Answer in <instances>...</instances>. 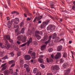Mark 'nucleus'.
I'll return each instance as SVG.
<instances>
[{
  "label": "nucleus",
  "instance_id": "1",
  "mask_svg": "<svg viewBox=\"0 0 75 75\" xmlns=\"http://www.w3.org/2000/svg\"><path fill=\"white\" fill-rule=\"evenodd\" d=\"M17 38L20 39V40H21L22 42H25L26 41L27 37L26 36H25L23 38V35H21L18 36V37Z\"/></svg>",
  "mask_w": 75,
  "mask_h": 75
},
{
  "label": "nucleus",
  "instance_id": "2",
  "mask_svg": "<svg viewBox=\"0 0 75 75\" xmlns=\"http://www.w3.org/2000/svg\"><path fill=\"white\" fill-rule=\"evenodd\" d=\"M49 22H50L49 21H47L45 22H43L42 24L40 25V28H44Z\"/></svg>",
  "mask_w": 75,
  "mask_h": 75
},
{
  "label": "nucleus",
  "instance_id": "3",
  "mask_svg": "<svg viewBox=\"0 0 75 75\" xmlns=\"http://www.w3.org/2000/svg\"><path fill=\"white\" fill-rule=\"evenodd\" d=\"M4 40H10V36L8 35L4 36Z\"/></svg>",
  "mask_w": 75,
  "mask_h": 75
},
{
  "label": "nucleus",
  "instance_id": "4",
  "mask_svg": "<svg viewBox=\"0 0 75 75\" xmlns=\"http://www.w3.org/2000/svg\"><path fill=\"white\" fill-rule=\"evenodd\" d=\"M47 40H48V36H45L44 39H42L41 40V41L42 42L44 43V42L45 41Z\"/></svg>",
  "mask_w": 75,
  "mask_h": 75
},
{
  "label": "nucleus",
  "instance_id": "5",
  "mask_svg": "<svg viewBox=\"0 0 75 75\" xmlns=\"http://www.w3.org/2000/svg\"><path fill=\"white\" fill-rule=\"evenodd\" d=\"M25 59L26 60H30L31 59V56L29 55H25L24 57Z\"/></svg>",
  "mask_w": 75,
  "mask_h": 75
},
{
  "label": "nucleus",
  "instance_id": "6",
  "mask_svg": "<svg viewBox=\"0 0 75 75\" xmlns=\"http://www.w3.org/2000/svg\"><path fill=\"white\" fill-rule=\"evenodd\" d=\"M70 71H71V70L69 69L65 70L64 71V75H67V74H68L69 73Z\"/></svg>",
  "mask_w": 75,
  "mask_h": 75
},
{
  "label": "nucleus",
  "instance_id": "7",
  "mask_svg": "<svg viewBox=\"0 0 75 75\" xmlns=\"http://www.w3.org/2000/svg\"><path fill=\"white\" fill-rule=\"evenodd\" d=\"M61 53H57V54L55 56V59H58V58H59V57H61Z\"/></svg>",
  "mask_w": 75,
  "mask_h": 75
},
{
  "label": "nucleus",
  "instance_id": "8",
  "mask_svg": "<svg viewBox=\"0 0 75 75\" xmlns=\"http://www.w3.org/2000/svg\"><path fill=\"white\" fill-rule=\"evenodd\" d=\"M5 47H6V48H9V43H8V41L6 40L5 41Z\"/></svg>",
  "mask_w": 75,
  "mask_h": 75
},
{
  "label": "nucleus",
  "instance_id": "9",
  "mask_svg": "<svg viewBox=\"0 0 75 75\" xmlns=\"http://www.w3.org/2000/svg\"><path fill=\"white\" fill-rule=\"evenodd\" d=\"M69 66V64H68L67 63H64L63 65V68H67V67H68Z\"/></svg>",
  "mask_w": 75,
  "mask_h": 75
},
{
  "label": "nucleus",
  "instance_id": "10",
  "mask_svg": "<svg viewBox=\"0 0 75 75\" xmlns=\"http://www.w3.org/2000/svg\"><path fill=\"white\" fill-rule=\"evenodd\" d=\"M51 38L52 37L51 36H49L48 40L46 41L45 42V44H46V45H47V44H48V43H49V42H50V40H51Z\"/></svg>",
  "mask_w": 75,
  "mask_h": 75
},
{
  "label": "nucleus",
  "instance_id": "11",
  "mask_svg": "<svg viewBox=\"0 0 75 75\" xmlns=\"http://www.w3.org/2000/svg\"><path fill=\"white\" fill-rule=\"evenodd\" d=\"M62 48V45L59 46L57 47V51H61Z\"/></svg>",
  "mask_w": 75,
  "mask_h": 75
},
{
  "label": "nucleus",
  "instance_id": "12",
  "mask_svg": "<svg viewBox=\"0 0 75 75\" xmlns=\"http://www.w3.org/2000/svg\"><path fill=\"white\" fill-rule=\"evenodd\" d=\"M42 17H43V15H42L38 17L36 16V18H37V20L38 21H39V20H40L42 18Z\"/></svg>",
  "mask_w": 75,
  "mask_h": 75
},
{
  "label": "nucleus",
  "instance_id": "13",
  "mask_svg": "<svg viewBox=\"0 0 75 75\" xmlns=\"http://www.w3.org/2000/svg\"><path fill=\"white\" fill-rule=\"evenodd\" d=\"M38 72V69L37 68H35L33 70V72L34 74H36V73H37Z\"/></svg>",
  "mask_w": 75,
  "mask_h": 75
},
{
  "label": "nucleus",
  "instance_id": "14",
  "mask_svg": "<svg viewBox=\"0 0 75 75\" xmlns=\"http://www.w3.org/2000/svg\"><path fill=\"white\" fill-rule=\"evenodd\" d=\"M46 47V45H44L41 47V50H44L45 48Z\"/></svg>",
  "mask_w": 75,
  "mask_h": 75
},
{
  "label": "nucleus",
  "instance_id": "15",
  "mask_svg": "<svg viewBox=\"0 0 75 75\" xmlns=\"http://www.w3.org/2000/svg\"><path fill=\"white\" fill-rule=\"evenodd\" d=\"M57 38V34L55 33L52 35V39H55Z\"/></svg>",
  "mask_w": 75,
  "mask_h": 75
},
{
  "label": "nucleus",
  "instance_id": "16",
  "mask_svg": "<svg viewBox=\"0 0 75 75\" xmlns=\"http://www.w3.org/2000/svg\"><path fill=\"white\" fill-rule=\"evenodd\" d=\"M46 60L47 62H52L53 61V60L51 59H49L48 60V58L46 59Z\"/></svg>",
  "mask_w": 75,
  "mask_h": 75
},
{
  "label": "nucleus",
  "instance_id": "17",
  "mask_svg": "<svg viewBox=\"0 0 75 75\" xmlns=\"http://www.w3.org/2000/svg\"><path fill=\"white\" fill-rule=\"evenodd\" d=\"M9 71L8 70H6L4 71V74L5 75H8L9 74Z\"/></svg>",
  "mask_w": 75,
  "mask_h": 75
},
{
  "label": "nucleus",
  "instance_id": "18",
  "mask_svg": "<svg viewBox=\"0 0 75 75\" xmlns=\"http://www.w3.org/2000/svg\"><path fill=\"white\" fill-rule=\"evenodd\" d=\"M4 52H0V57H3L4 56Z\"/></svg>",
  "mask_w": 75,
  "mask_h": 75
},
{
  "label": "nucleus",
  "instance_id": "19",
  "mask_svg": "<svg viewBox=\"0 0 75 75\" xmlns=\"http://www.w3.org/2000/svg\"><path fill=\"white\" fill-rule=\"evenodd\" d=\"M8 27L9 28H10L11 26V23H10V22H8L7 24Z\"/></svg>",
  "mask_w": 75,
  "mask_h": 75
},
{
  "label": "nucleus",
  "instance_id": "20",
  "mask_svg": "<svg viewBox=\"0 0 75 75\" xmlns=\"http://www.w3.org/2000/svg\"><path fill=\"white\" fill-rule=\"evenodd\" d=\"M20 21V20H19V19L18 18H15L14 20V22H19Z\"/></svg>",
  "mask_w": 75,
  "mask_h": 75
},
{
  "label": "nucleus",
  "instance_id": "21",
  "mask_svg": "<svg viewBox=\"0 0 75 75\" xmlns=\"http://www.w3.org/2000/svg\"><path fill=\"white\" fill-rule=\"evenodd\" d=\"M55 30V26L51 25L50 30Z\"/></svg>",
  "mask_w": 75,
  "mask_h": 75
},
{
  "label": "nucleus",
  "instance_id": "22",
  "mask_svg": "<svg viewBox=\"0 0 75 75\" xmlns=\"http://www.w3.org/2000/svg\"><path fill=\"white\" fill-rule=\"evenodd\" d=\"M51 25H49L47 28V30H51Z\"/></svg>",
  "mask_w": 75,
  "mask_h": 75
},
{
  "label": "nucleus",
  "instance_id": "23",
  "mask_svg": "<svg viewBox=\"0 0 75 75\" xmlns=\"http://www.w3.org/2000/svg\"><path fill=\"white\" fill-rule=\"evenodd\" d=\"M38 61L40 63H42L43 62V59H38Z\"/></svg>",
  "mask_w": 75,
  "mask_h": 75
},
{
  "label": "nucleus",
  "instance_id": "24",
  "mask_svg": "<svg viewBox=\"0 0 75 75\" xmlns=\"http://www.w3.org/2000/svg\"><path fill=\"white\" fill-rule=\"evenodd\" d=\"M32 41V38H30L28 42V44H30Z\"/></svg>",
  "mask_w": 75,
  "mask_h": 75
},
{
  "label": "nucleus",
  "instance_id": "25",
  "mask_svg": "<svg viewBox=\"0 0 75 75\" xmlns=\"http://www.w3.org/2000/svg\"><path fill=\"white\" fill-rule=\"evenodd\" d=\"M13 63H14V60L9 61V64H13Z\"/></svg>",
  "mask_w": 75,
  "mask_h": 75
},
{
  "label": "nucleus",
  "instance_id": "26",
  "mask_svg": "<svg viewBox=\"0 0 75 75\" xmlns=\"http://www.w3.org/2000/svg\"><path fill=\"white\" fill-rule=\"evenodd\" d=\"M11 14H19V13L17 11H14L12 12Z\"/></svg>",
  "mask_w": 75,
  "mask_h": 75
},
{
  "label": "nucleus",
  "instance_id": "27",
  "mask_svg": "<svg viewBox=\"0 0 75 75\" xmlns=\"http://www.w3.org/2000/svg\"><path fill=\"white\" fill-rule=\"evenodd\" d=\"M9 54L11 57H13V56H14V54L13 53V52H12L11 53H9Z\"/></svg>",
  "mask_w": 75,
  "mask_h": 75
},
{
  "label": "nucleus",
  "instance_id": "28",
  "mask_svg": "<svg viewBox=\"0 0 75 75\" xmlns=\"http://www.w3.org/2000/svg\"><path fill=\"white\" fill-rule=\"evenodd\" d=\"M13 28H19V27L18 25H17L15 24H14Z\"/></svg>",
  "mask_w": 75,
  "mask_h": 75
},
{
  "label": "nucleus",
  "instance_id": "29",
  "mask_svg": "<svg viewBox=\"0 0 75 75\" xmlns=\"http://www.w3.org/2000/svg\"><path fill=\"white\" fill-rule=\"evenodd\" d=\"M29 67L28 65H27L26 64H25L24 65V68H25V69H26Z\"/></svg>",
  "mask_w": 75,
  "mask_h": 75
},
{
  "label": "nucleus",
  "instance_id": "30",
  "mask_svg": "<svg viewBox=\"0 0 75 75\" xmlns=\"http://www.w3.org/2000/svg\"><path fill=\"white\" fill-rule=\"evenodd\" d=\"M25 28H22V30H21V33L22 34H23V33H24V30Z\"/></svg>",
  "mask_w": 75,
  "mask_h": 75
},
{
  "label": "nucleus",
  "instance_id": "31",
  "mask_svg": "<svg viewBox=\"0 0 75 75\" xmlns=\"http://www.w3.org/2000/svg\"><path fill=\"white\" fill-rule=\"evenodd\" d=\"M55 69V66H52L51 67V70L52 71H54Z\"/></svg>",
  "mask_w": 75,
  "mask_h": 75
},
{
  "label": "nucleus",
  "instance_id": "32",
  "mask_svg": "<svg viewBox=\"0 0 75 75\" xmlns=\"http://www.w3.org/2000/svg\"><path fill=\"white\" fill-rule=\"evenodd\" d=\"M35 36L36 37H38V38H39V39H40V38H41V37L40 36V35H38L35 34Z\"/></svg>",
  "mask_w": 75,
  "mask_h": 75
},
{
  "label": "nucleus",
  "instance_id": "33",
  "mask_svg": "<svg viewBox=\"0 0 75 75\" xmlns=\"http://www.w3.org/2000/svg\"><path fill=\"white\" fill-rule=\"evenodd\" d=\"M55 69L58 70L59 69V66H55Z\"/></svg>",
  "mask_w": 75,
  "mask_h": 75
},
{
  "label": "nucleus",
  "instance_id": "34",
  "mask_svg": "<svg viewBox=\"0 0 75 75\" xmlns=\"http://www.w3.org/2000/svg\"><path fill=\"white\" fill-rule=\"evenodd\" d=\"M9 71V73H11V74H12V73H13V70L12 69H10Z\"/></svg>",
  "mask_w": 75,
  "mask_h": 75
},
{
  "label": "nucleus",
  "instance_id": "35",
  "mask_svg": "<svg viewBox=\"0 0 75 75\" xmlns=\"http://www.w3.org/2000/svg\"><path fill=\"white\" fill-rule=\"evenodd\" d=\"M67 57V53L66 52H64V54H63V57L64 58H66Z\"/></svg>",
  "mask_w": 75,
  "mask_h": 75
},
{
  "label": "nucleus",
  "instance_id": "36",
  "mask_svg": "<svg viewBox=\"0 0 75 75\" xmlns=\"http://www.w3.org/2000/svg\"><path fill=\"white\" fill-rule=\"evenodd\" d=\"M30 55L31 56H33V57L35 56V52H33L31 54H30Z\"/></svg>",
  "mask_w": 75,
  "mask_h": 75
},
{
  "label": "nucleus",
  "instance_id": "37",
  "mask_svg": "<svg viewBox=\"0 0 75 75\" xmlns=\"http://www.w3.org/2000/svg\"><path fill=\"white\" fill-rule=\"evenodd\" d=\"M24 25V22L23 21L21 22L20 25V27H23Z\"/></svg>",
  "mask_w": 75,
  "mask_h": 75
},
{
  "label": "nucleus",
  "instance_id": "38",
  "mask_svg": "<svg viewBox=\"0 0 75 75\" xmlns=\"http://www.w3.org/2000/svg\"><path fill=\"white\" fill-rule=\"evenodd\" d=\"M26 45V43H25L24 44H23L22 45L20 46V47H24V46H25V45Z\"/></svg>",
  "mask_w": 75,
  "mask_h": 75
},
{
  "label": "nucleus",
  "instance_id": "39",
  "mask_svg": "<svg viewBox=\"0 0 75 75\" xmlns=\"http://www.w3.org/2000/svg\"><path fill=\"white\" fill-rule=\"evenodd\" d=\"M26 69L27 72H30V68H29V67Z\"/></svg>",
  "mask_w": 75,
  "mask_h": 75
},
{
  "label": "nucleus",
  "instance_id": "40",
  "mask_svg": "<svg viewBox=\"0 0 75 75\" xmlns=\"http://www.w3.org/2000/svg\"><path fill=\"white\" fill-rule=\"evenodd\" d=\"M8 58L7 57V56L6 55L4 58H2V59H8Z\"/></svg>",
  "mask_w": 75,
  "mask_h": 75
},
{
  "label": "nucleus",
  "instance_id": "41",
  "mask_svg": "<svg viewBox=\"0 0 75 75\" xmlns=\"http://www.w3.org/2000/svg\"><path fill=\"white\" fill-rule=\"evenodd\" d=\"M6 69V66H4L3 67L2 69V71H4V70H5Z\"/></svg>",
  "mask_w": 75,
  "mask_h": 75
},
{
  "label": "nucleus",
  "instance_id": "42",
  "mask_svg": "<svg viewBox=\"0 0 75 75\" xmlns=\"http://www.w3.org/2000/svg\"><path fill=\"white\" fill-rule=\"evenodd\" d=\"M41 75V73L40 72H38L36 75Z\"/></svg>",
  "mask_w": 75,
  "mask_h": 75
},
{
  "label": "nucleus",
  "instance_id": "43",
  "mask_svg": "<svg viewBox=\"0 0 75 75\" xmlns=\"http://www.w3.org/2000/svg\"><path fill=\"white\" fill-rule=\"evenodd\" d=\"M28 54H31L33 53V51H31V50H29L28 52Z\"/></svg>",
  "mask_w": 75,
  "mask_h": 75
},
{
  "label": "nucleus",
  "instance_id": "44",
  "mask_svg": "<svg viewBox=\"0 0 75 75\" xmlns=\"http://www.w3.org/2000/svg\"><path fill=\"white\" fill-rule=\"evenodd\" d=\"M53 50L52 49L50 48L49 49H48V51H49V52H52V51Z\"/></svg>",
  "mask_w": 75,
  "mask_h": 75
},
{
  "label": "nucleus",
  "instance_id": "45",
  "mask_svg": "<svg viewBox=\"0 0 75 75\" xmlns=\"http://www.w3.org/2000/svg\"><path fill=\"white\" fill-rule=\"evenodd\" d=\"M21 54L20 52H18L17 53V55L18 57H19V56H20L21 55Z\"/></svg>",
  "mask_w": 75,
  "mask_h": 75
},
{
  "label": "nucleus",
  "instance_id": "46",
  "mask_svg": "<svg viewBox=\"0 0 75 75\" xmlns=\"http://www.w3.org/2000/svg\"><path fill=\"white\" fill-rule=\"evenodd\" d=\"M40 66L42 68H45V66L43 64H41Z\"/></svg>",
  "mask_w": 75,
  "mask_h": 75
},
{
  "label": "nucleus",
  "instance_id": "47",
  "mask_svg": "<svg viewBox=\"0 0 75 75\" xmlns=\"http://www.w3.org/2000/svg\"><path fill=\"white\" fill-rule=\"evenodd\" d=\"M49 17H50V18H52V20H54V17L51 16L49 15Z\"/></svg>",
  "mask_w": 75,
  "mask_h": 75
},
{
  "label": "nucleus",
  "instance_id": "48",
  "mask_svg": "<svg viewBox=\"0 0 75 75\" xmlns=\"http://www.w3.org/2000/svg\"><path fill=\"white\" fill-rule=\"evenodd\" d=\"M6 65V63L3 64L1 65V67L2 68V67H5V65Z\"/></svg>",
  "mask_w": 75,
  "mask_h": 75
},
{
  "label": "nucleus",
  "instance_id": "49",
  "mask_svg": "<svg viewBox=\"0 0 75 75\" xmlns=\"http://www.w3.org/2000/svg\"><path fill=\"white\" fill-rule=\"evenodd\" d=\"M34 45H37V44H38V43H37V42L36 41H34Z\"/></svg>",
  "mask_w": 75,
  "mask_h": 75
},
{
  "label": "nucleus",
  "instance_id": "50",
  "mask_svg": "<svg viewBox=\"0 0 75 75\" xmlns=\"http://www.w3.org/2000/svg\"><path fill=\"white\" fill-rule=\"evenodd\" d=\"M35 34H40V32L39 31H35Z\"/></svg>",
  "mask_w": 75,
  "mask_h": 75
},
{
  "label": "nucleus",
  "instance_id": "51",
  "mask_svg": "<svg viewBox=\"0 0 75 75\" xmlns=\"http://www.w3.org/2000/svg\"><path fill=\"white\" fill-rule=\"evenodd\" d=\"M72 10H75V6H72Z\"/></svg>",
  "mask_w": 75,
  "mask_h": 75
},
{
  "label": "nucleus",
  "instance_id": "52",
  "mask_svg": "<svg viewBox=\"0 0 75 75\" xmlns=\"http://www.w3.org/2000/svg\"><path fill=\"white\" fill-rule=\"evenodd\" d=\"M54 54H52L51 55V57L53 59H54Z\"/></svg>",
  "mask_w": 75,
  "mask_h": 75
},
{
  "label": "nucleus",
  "instance_id": "53",
  "mask_svg": "<svg viewBox=\"0 0 75 75\" xmlns=\"http://www.w3.org/2000/svg\"><path fill=\"white\" fill-rule=\"evenodd\" d=\"M17 43L18 44V45H20V44H21V42H19V41H17Z\"/></svg>",
  "mask_w": 75,
  "mask_h": 75
},
{
  "label": "nucleus",
  "instance_id": "54",
  "mask_svg": "<svg viewBox=\"0 0 75 75\" xmlns=\"http://www.w3.org/2000/svg\"><path fill=\"white\" fill-rule=\"evenodd\" d=\"M9 40L11 42H13V40L11 39L10 38V39Z\"/></svg>",
  "mask_w": 75,
  "mask_h": 75
},
{
  "label": "nucleus",
  "instance_id": "55",
  "mask_svg": "<svg viewBox=\"0 0 75 75\" xmlns=\"http://www.w3.org/2000/svg\"><path fill=\"white\" fill-rule=\"evenodd\" d=\"M15 65V64H12V65H11V67H14Z\"/></svg>",
  "mask_w": 75,
  "mask_h": 75
},
{
  "label": "nucleus",
  "instance_id": "56",
  "mask_svg": "<svg viewBox=\"0 0 75 75\" xmlns=\"http://www.w3.org/2000/svg\"><path fill=\"white\" fill-rule=\"evenodd\" d=\"M43 57L44 56H43V55L40 56L39 57H40L39 59H41V58H43Z\"/></svg>",
  "mask_w": 75,
  "mask_h": 75
},
{
  "label": "nucleus",
  "instance_id": "57",
  "mask_svg": "<svg viewBox=\"0 0 75 75\" xmlns=\"http://www.w3.org/2000/svg\"><path fill=\"white\" fill-rule=\"evenodd\" d=\"M18 30V28H16V29L15 30V33H17Z\"/></svg>",
  "mask_w": 75,
  "mask_h": 75
},
{
  "label": "nucleus",
  "instance_id": "58",
  "mask_svg": "<svg viewBox=\"0 0 75 75\" xmlns=\"http://www.w3.org/2000/svg\"><path fill=\"white\" fill-rule=\"evenodd\" d=\"M27 20V21H30V20H31V19L29 18H28Z\"/></svg>",
  "mask_w": 75,
  "mask_h": 75
},
{
  "label": "nucleus",
  "instance_id": "59",
  "mask_svg": "<svg viewBox=\"0 0 75 75\" xmlns=\"http://www.w3.org/2000/svg\"><path fill=\"white\" fill-rule=\"evenodd\" d=\"M20 62L21 63H23V60L20 59Z\"/></svg>",
  "mask_w": 75,
  "mask_h": 75
},
{
  "label": "nucleus",
  "instance_id": "60",
  "mask_svg": "<svg viewBox=\"0 0 75 75\" xmlns=\"http://www.w3.org/2000/svg\"><path fill=\"white\" fill-rule=\"evenodd\" d=\"M18 75L17 73L16 72H15L13 74V75Z\"/></svg>",
  "mask_w": 75,
  "mask_h": 75
},
{
  "label": "nucleus",
  "instance_id": "61",
  "mask_svg": "<svg viewBox=\"0 0 75 75\" xmlns=\"http://www.w3.org/2000/svg\"><path fill=\"white\" fill-rule=\"evenodd\" d=\"M58 41V40H54V42H57Z\"/></svg>",
  "mask_w": 75,
  "mask_h": 75
},
{
  "label": "nucleus",
  "instance_id": "62",
  "mask_svg": "<svg viewBox=\"0 0 75 75\" xmlns=\"http://www.w3.org/2000/svg\"><path fill=\"white\" fill-rule=\"evenodd\" d=\"M24 15L25 17H27V14H26L25 13H24Z\"/></svg>",
  "mask_w": 75,
  "mask_h": 75
},
{
  "label": "nucleus",
  "instance_id": "63",
  "mask_svg": "<svg viewBox=\"0 0 75 75\" xmlns=\"http://www.w3.org/2000/svg\"><path fill=\"white\" fill-rule=\"evenodd\" d=\"M47 75H52V73H47Z\"/></svg>",
  "mask_w": 75,
  "mask_h": 75
},
{
  "label": "nucleus",
  "instance_id": "64",
  "mask_svg": "<svg viewBox=\"0 0 75 75\" xmlns=\"http://www.w3.org/2000/svg\"><path fill=\"white\" fill-rule=\"evenodd\" d=\"M36 19H37V18H36V17H35V19L33 20V22H35V21H36Z\"/></svg>",
  "mask_w": 75,
  "mask_h": 75
}]
</instances>
